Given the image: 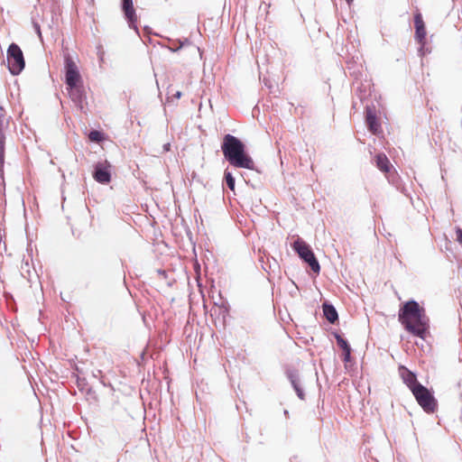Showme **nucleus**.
<instances>
[{
  "label": "nucleus",
  "instance_id": "obj_5",
  "mask_svg": "<svg viewBox=\"0 0 462 462\" xmlns=\"http://www.w3.org/2000/svg\"><path fill=\"white\" fill-rule=\"evenodd\" d=\"M292 248L297 252L299 256L309 264L315 273H319L320 272V265L310 246L305 241L300 238H297L292 245Z\"/></svg>",
  "mask_w": 462,
  "mask_h": 462
},
{
  "label": "nucleus",
  "instance_id": "obj_18",
  "mask_svg": "<svg viewBox=\"0 0 462 462\" xmlns=\"http://www.w3.org/2000/svg\"><path fill=\"white\" fill-rule=\"evenodd\" d=\"M4 158H5V137H0V164L2 165L4 163Z\"/></svg>",
  "mask_w": 462,
  "mask_h": 462
},
{
  "label": "nucleus",
  "instance_id": "obj_14",
  "mask_svg": "<svg viewBox=\"0 0 462 462\" xmlns=\"http://www.w3.org/2000/svg\"><path fill=\"white\" fill-rule=\"evenodd\" d=\"M323 312H324L326 319L330 323H334L337 319V312L333 306L324 304L323 305Z\"/></svg>",
  "mask_w": 462,
  "mask_h": 462
},
{
  "label": "nucleus",
  "instance_id": "obj_9",
  "mask_svg": "<svg viewBox=\"0 0 462 462\" xmlns=\"http://www.w3.org/2000/svg\"><path fill=\"white\" fill-rule=\"evenodd\" d=\"M122 11L130 24H134L137 21L135 9L134 7L133 0H121Z\"/></svg>",
  "mask_w": 462,
  "mask_h": 462
},
{
  "label": "nucleus",
  "instance_id": "obj_10",
  "mask_svg": "<svg viewBox=\"0 0 462 462\" xmlns=\"http://www.w3.org/2000/svg\"><path fill=\"white\" fill-rule=\"evenodd\" d=\"M402 377L404 383L411 391V393L413 392V390H415V386L421 385L420 383H418L416 375L412 372L404 367L402 368Z\"/></svg>",
  "mask_w": 462,
  "mask_h": 462
},
{
  "label": "nucleus",
  "instance_id": "obj_15",
  "mask_svg": "<svg viewBox=\"0 0 462 462\" xmlns=\"http://www.w3.org/2000/svg\"><path fill=\"white\" fill-rule=\"evenodd\" d=\"M225 180H226L227 187L231 190H235V179L232 176L231 172L226 171H225Z\"/></svg>",
  "mask_w": 462,
  "mask_h": 462
},
{
  "label": "nucleus",
  "instance_id": "obj_2",
  "mask_svg": "<svg viewBox=\"0 0 462 462\" xmlns=\"http://www.w3.org/2000/svg\"><path fill=\"white\" fill-rule=\"evenodd\" d=\"M221 149L225 158L235 167L254 169V161L245 152L244 143L236 136L226 134Z\"/></svg>",
  "mask_w": 462,
  "mask_h": 462
},
{
  "label": "nucleus",
  "instance_id": "obj_3",
  "mask_svg": "<svg viewBox=\"0 0 462 462\" xmlns=\"http://www.w3.org/2000/svg\"><path fill=\"white\" fill-rule=\"evenodd\" d=\"M65 79L69 94L74 101H79L81 98L79 89L81 76L76 63L69 56L65 57Z\"/></svg>",
  "mask_w": 462,
  "mask_h": 462
},
{
  "label": "nucleus",
  "instance_id": "obj_12",
  "mask_svg": "<svg viewBox=\"0 0 462 462\" xmlns=\"http://www.w3.org/2000/svg\"><path fill=\"white\" fill-rule=\"evenodd\" d=\"M336 339L337 346L343 350V361L345 363L350 362L351 347L348 345L347 341L339 335H336Z\"/></svg>",
  "mask_w": 462,
  "mask_h": 462
},
{
  "label": "nucleus",
  "instance_id": "obj_21",
  "mask_svg": "<svg viewBox=\"0 0 462 462\" xmlns=\"http://www.w3.org/2000/svg\"><path fill=\"white\" fill-rule=\"evenodd\" d=\"M354 0H346V2L350 5Z\"/></svg>",
  "mask_w": 462,
  "mask_h": 462
},
{
  "label": "nucleus",
  "instance_id": "obj_16",
  "mask_svg": "<svg viewBox=\"0 0 462 462\" xmlns=\"http://www.w3.org/2000/svg\"><path fill=\"white\" fill-rule=\"evenodd\" d=\"M88 138L92 142H100L102 140V134L98 131H91L88 134Z\"/></svg>",
  "mask_w": 462,
  "mask_h": 462
},
{
  "label": "nucleus",
  "instance_id": "obj_19",
  "mask_svg": "<svg viewBox=\"0 0 462 462\" xmlns=\"http://www.w3.org/2000/svg\"><path fill=\"white\" fill-rule=\"evenodd\" d=\"M291 382H292L293 387H294V389H295V391H296V393H297L298 396H299L301 400H303V399H304V393H303L302 389L298 385V383H297L294 380H292Z\"/></svg>",
  "mask_w": 462,
  "mask_h": 462
},
{
  "label": "nucleus",
  "instance_id": "obj_1",
  "mask_svg": "<svg viewBox=\"0 0 462 462\" xmlns=\"http://www.w3.org/2000/svg\"><path fill=\"white\" fill-rule=\"evenodd\" d=\"M398 319L411 335L424 339L429 331V318L425 310L415 300L405 302L400 309Z\"/></svg>",
  "mask_w": 462,
  "mask_h": 462
},
{
  "label": "nucleus",
  "instance_id": "obj_17",
  "mask_svg": "<svg viewBox=\"0 0 462 462\" xmlns=\"http://www.w3.org/2000/svg\"><path fill=\"white\" fill-rule=\"evenodd\" d=\"M5 124H8L6 111L4 107L0 106V127H2Z\"/></svg>",
  "mask_w": 462,
  "mask_h": 462
},
{
  "label": "nucleus",
  "instance_id": "obj_11",
  "mask_svg": "<svg viewBox=\"0 0 462 462\" xmlns=\"http://www.w3.org/2000/svg\"><path fill=\"white\" fill-rule=\"evenodd\" d=\"M366 124L368 125L369 130L376 134L380 132L381 125L377 120L376 116L371 110H368L366 113Z\"/></svg>",
  "mask_w": 462,
  "mask_h": 462
},
{
  "label": "nucleus",
  "instance_id": "obj_20",
  "mask_svg": "<svg viewBox=\"0 0 462 462\" xmlns=\"http://www.w3.org/2000/svg\"><path fill=\"white\" fill-rule=\"evenodd\" d=\"M181 95H182V94H181V92H180V91H179V90H178V91H176V93H175V94H173V96H174L176 98H178V99H179V98H180Z\"/></svg>",
  "mask_w": 462,
  "mask_h": 462
},
{
  "label": "nucleus",
  "instance_id": "obj_8",
  "mask_svg": "<svg viewBox=\"0 0 462 462\" xmlns=\"http://www.w3.org/2000/svg\"><path fill=\"white\" fill-rule=\"evenodd\" d=\"M414 25H415V39L421 45L425 43L426 29L422 20V16L420 13L414 15Z\"/></svg>",
  "mask_w": 462,
  "mask_h": 462
},
{
  "label": "nucleus",
  "instance_id": "obj_13",
  "mask_svg": "<svg viewBox=\"0 0 462 462\" xmlns=\"http://www.w3.org/2000/svg\"><path fill=\"white\" fill-rule=\"evenodd\" d=\"M374 160H375V164H376L377 168L381 171H383L384 173H387L390 171L392 165H391L389 159L387 158V156L384 153H378L374 157Z\"/></svg>",
  "mask_w": 462,
  "mask_h": 462
},
{
  "label": "nucleus",
  "instance_id": "obj_4",
  "mask_svg": "<svg viewBox=\"0 0 462 462\" xmlns=\"http://www.w3.org/2000/svg\"><path fill=\"white\" fill-rule=\"evenodd\" d=\"M412 394L414 395L419 405L427 413H433L438 408V402L430 391L425 386L417 385L413 390Z\"/></svg>",
  "mask_w": 462,
  "mask_h": 462
},
{
  "label": "nucleus",
  "instance_id": "obj_7",
  "mask_svg": "<svg viewBox=\"0 0 462 462\" xmlns=\"http://www.w3.org/2000/svg\"><path fill=\"white\" fill-rule=\"evenodd\" d=\"M110 164L106 162L105 163L98 162L95 167L93 174L94 179L102 184H107L111 180V173L109 171Z\"/></svg>",
  "mask_w": 462,
  "mask_h": 462
},
{
  "label": "nucleus",
  "instance_id": "obj_6",
  "mask_svg": "<svg viewBox=\"0 0 462 462\" xmlns=\"http://www.w3.org/2000/svg\"><path fill=\"white\" fill-rule=\"evenodd\" d=\"M8 69L13 75H18L25 66L23 53L16 43H11L7 50Z\"/></svg>",
  "mask_w": 462,
  "mask_h": 462
}]
</instances>
